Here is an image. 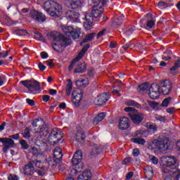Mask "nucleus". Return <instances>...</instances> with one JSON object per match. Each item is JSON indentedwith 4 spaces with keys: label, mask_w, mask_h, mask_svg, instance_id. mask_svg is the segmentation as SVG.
<instances>
[{
    "label": "nucleus",
    "mask_w": 180,
    "mask_h": 180,
    "mask_svg": "<svg viewBox=\"0 0 180 180\" xmlns=\"http://www.w3.org/2000/svg\"><path fill=\"white\" fill-rule=\"evenodd\" d=\"M89 47H91V44H87L82 48L81 51L79 53L78 56L70 62V64L69 65V71H72L77 63H78V61H79V60H81V58H82V57L85 56V53L88 51V49H89Z\"/></svg>",
    "instance_id": "9b49d317"
},
{
    "label": "nucleus",
    "mask_w": 180,
    "mask_h": 180,
    "mask_svg": "<svg viewBox=\"0 0 180 180\" xmlns=\"http://www.w3.org/2000/svg\"><path fill=\"white\" fill-rule=\"evenodd\" d=\"M103 148L102 146H99L96 144H94L91 151L90 152L91 155H93V156L98 155L99 153L102 152Z\"/></svg>",
    "instance_id": "bb28decb"
},
{
    "label": "nucleus",
    "mask_w": 180,
    "mask_h": 180,
    "mask_svg": "<svg viewBox=\"0 0 180 180\" xmlns=\"http://www.w3.org/2000/svg\"><path fill=\"white\" fill-rule=\"evenodd\" d=\"M103 13V8L102 6H94L91 13H86L84 15V27L86 30H91L94 25V20H99L102 13Z\"/></svg>",
    "instance_id": "7ed1b4c3"
},
{
    "label": "nucleus",
    "mask_w": 180,
    "mask_h": 180,
    "mask_svg": "<svg viewBox=\"0 0 180 180\" xmlns=\"http://www.w3.org/2000/svg\"><path fill=\"white\" fill-rule=\"evenodd\" d=\"M65 18L71 22H78L79 20V13L77 11L69 10L65 13Z\"/></svg>",
    "instance_id": "6ab92c4d"
},
{
    "label": "nucleus",
    "mask_w": 180,
    "mask_h": 180,
    "mask_svg": "<svg viewBox=\"0 0 180 180\" xmlns=\"http://www.w3.org/2000/svg\"><path fill=\"white\" fill-rule=\"evenodd\" d=\"M26 102L27 104L30 105V106H34V105H35L34 101L32 100L30 98H27Z\"/></svg>",
    "instance_id": "bf43d9fd"
},
{
    "label": "nucleus",
    "mask_w": 180,
    "mask_h": 180,
    "mask_svg": "<svg viewBox=\"0 0 180 180\" xmlns=\"http://www.w3.org/2000/svg\"><path fill=\"white\" fill-rule=\"evenodd\" d=\"M75 137L76 141H77V143L84 144V143H85V139H86V135L85 134V131H84L82 129H80L77 130Z\"/></svg>",
    "instance_id": "412c9836"
},
{
    "label": "nucleus",
    "mask_w": 180,
    "mask_h": 180,
    "mask_svg": "<svg viewBox=\"0 0 180 180\" xmlns=\"http://www.w3.org/2000/svg\"><path fill=\"white\" fill-rule=\"evenodd\" d=\"M148 94L150 99H158V98H160V95H161L158 84L153 83L149 88V92Z\"/></svg>",
    "instance_id": "f8f14e48"
},
{
    "label": "nucleus",
    "mask_w": 180,
    "mask_h": 180,
    "mask_svg": "<svg viewBox=\"0 0 180 180\" xmlns=\"http://www.w3.org/2000/svg\"><path fill=\"white\" fill-rule=\"evenodd\" d=\"M160 86V94L162 95H169L172 91V83L169 80H161L158 84Z\"/></svg>",
    "instance_id": "9d476101"
},
{
    "label": "nucleus",
    "mask_w": 180,
    "mask_h": 180,
    "mask_svg": "<svg viewBox=\"0 0 180 180\" xmlns=\"http://www.w3.org/2000/svg\"><path fill=\"white\" fill-rule=\"evenodd\" d=\"M67 81L68 83L66 87V94L68 96H70L71 95V91H72V81L70 79H68Z\"/></svg>",
    "instance_id": "c9c22d12"
},
{
    "label": "nucleus",
    "mask_w": 180,
    "mask_h": 180,
    "mask_svg": "<svg viewBox=\"0 0 180 180\" xmlns=\"http://www.w3.org/2000/svg\"><path fill=\"white\" fill-rule=\"evenodd\" d=\"M53 61H54V60L51 59L50 61L47 60V61L44 62V64H46V65H48L49 67H50V68H53V67H54V63H53Z\"/></svg>",
    "instance_id": "6e6d98bb"
},
{
    "label": "nucleus",
    "mask_w": 180,
    "mask_h": 180,
    "mask_svg": "<svg viewBox=\"0 0 180 180\" xmlns=\"http://www.w3.org/2000/svg\"><path fill=\"white\" fill-rule=\"evenodd\" d=\"M167 117L165 116H161V115H158L156 116V120H159L160 122H165Z\"/></svg>",
    "instance_id": "4d7b16f0"
},
{
    "label": "nucleus",
    "mask_w": 180,
    "mask_h": 180,
    "mask_svg": "<svg viewBox=\"0 0 180 180\" xmlns=\"http://www.w3.org/2000/svg\"><path fill=\"white\" fill-rule=\"evenodd\" d=\"M125 103L127 106H134L138 108H141V105L139 103L134 101V100H129Z\"/></svg>",
    "instance_id": "e433bc0d"
},
{
    "label": "nucleus",
    "mask_w": 180,
    "mask_h": 180,
    "mask_svg": "<svg viewBox=\"0 0 180 180\" xmlns=\"http://www.w3.org/2000/svg\"><path fill=\"white\" fill-rule=\"evenodd\" d=\"M38 67H39L40 71H44V70H46V68H47V67H46V65H43V63H41V62H40L38 64Z\"/></svg>",
    "instance_id": "0e129e2a"
},
{
    "label": "nucleus",
    "mask_w": 180,
    "mask_h": 180,
    "mask_svg": "<svg viewBox=\"0 0 180 180\" xmlns=\"http://www.w3.org/2000/svg\"><path fill=\"white\" fill-rule=\"evenodd\" d=\"M177 172L176 169L174 167H168L164 165L163 166V172L164 174H169V175H172V172Z\"/></svg>",
    "instance_id": "f704fd0d"
},
{
    "label": "nucleus",
    "mask_w": 180,
    "mask_h": 180,
    "mask_svg": "<svg viewBox=\"0 0 180 180\" xmlns=\"http://www.w3.org/2000/svg\"><path fill=\"white\" fill-rule=\"evenodd\" d=\"M34 39H36L37 40H39L40 41H44V37H43V35L41 34V33L39 32H36L34 33Z\"/></svg>",
    "instance_id": "c03bdc74"
},
{
    "label": "nucleus",
    "mask_w": 180,
    "mask_h": 180,
    "mask_svg": "<svg viewBox=\"0 0 180 180\" xmlns=\"http://www.w3.org/2000/svg\"><path fill=\"white\" fill-rule=\"evenodd\" d=\"M144 172L145 176L149 180L153 179L154 177V170L153 169V167L148 165L144 167Z\"/></svg>",
    "instance_id": "4be33fe9"
},
{
    "label": "nucleus",
    "mask_w": 180,
    "mask_h": 180,
    "mask_svg": "<svg viewBox=\"0 0 180 180\" xmlns=\"http://www.w3.org/2000/svg\"><path fill=\"white\" fill-rule=\"evenodd\" d=\"M132 141L136 144H141V146H144L146 144V140L141 138H134L132 139Z\"/></svg>",
    "instance_id": "a19ab883"
},
{
    "label": "nucleus",
    "mask_w": 180,
    "mask_h": 180,
    "mask_svg": "<svg viewBox=\"0 0 180 180\" xmlns=\"http://www.w3.org/2000/svg\"><path fill=\"white\" fill-rule=\"evenodd\" d=\"M34 161L32 160L28 162V164L25 165L22 168L23 174H25L27 176H32L33 174H34Z\"/></svg>",
    "instance_id": "f3484780"
},
{
    "label": "nucleus",
    "mask_w": 180,
    "mask_h": 180,
    "mask_svg": "<svg viewBox=\"0 0 180 180\" xmlns=\"http://www.w3.org/2000/svg\"><path fill=\"white\" fill-rule=\"evenodd\" d=\"M15 34H18V36H25L26 33H27V31L25 30H15Z\"/></svg>",
    "instance_id": "09e8293b"
},
{
    "label": "nucleus",
    "mask_w": 180,
    "mask_h": 180,
    "mask_svg": "<svg viewBox=\"0 0 180 180\" xmlns=\"http://www.w3.org/2000/svg\"><path fill=\"white\" fill-rule=\"evenodd\" d=\"M171 101H172V97H167V98H165L162 101L161 106H162V108H168V105H169V103H171Z\"/></svg>",
    "instance_id": "ea45409f"
},
{
    "label": "nucleus",
    "mask_w": 180,
    "mask_h": 180,
    "mask_svg": "<svg viewBox=\"0 0 180 180\" xmlns=\"http://www.w3.org/2000/svg\"><path fill=\"white\" fill-rule=\"evenodd\" d=\"M41 58H48L49 53H47L46 52H41Z\"/></svg>",
    "instance_id": "774afa93"
},
{
    "label": "nucleus",
    "mask_w": 180,
    "mask_h": 180,
    "mask_svg": "<svg viewBox=\"0 0 180 180\" xmlns=\"http://www.w3.org/2000/svg\"><path fill=\"white\" fill-rule=\"evenodd\" d=\"M63 31L65 36L58 32H51L49 35V38L53 41L52 47L57 53H63L64 51L65 47L68 46L67 41L70 39H73V40L78 41L85 36V33L81 28L74 29L72 26L64 27Z\"/></svg>",
    "instance_id": "f257e3e1"
},
{
    "label": "nucleus",
    "mask_w": 180,
    "mask_h": 180,
    "mask_svg": "<svg viewBox=\"0 0 180 180\" xmlns=\"http://www.w3.org/2000/svg\"><path fill=\"white\" fill-rule=\"evenodd\" d=\"M0 143H3V153L6 154L9 149L13 148L15 141L11 138H0Z\"/></svg>",
    "instance_id": "ddd939ff"
},
{
    "label": "nucleus",
    "mask_w": 180,
    "mask_h": 180,
    "mask_svg": "<svg viewBox=\"0 0 180 180\" xmlns=\"http://www.w3.org/2000/svg\"><path fill=\"white\" fill-rule=\"evenodd\" d=\"M43 8L49 15L53 18H60L63 13L61 6L56 1H47L44 4Z\"/></svg>",
    "instance_id": "20e7f679"
},
{
    "label": "nucleus",
    "mask_w": 180,
    "mask_h": 180,
    "mask_svg": "<svg viewBox=\"0 0 180 180\" xmlns=\"http://www.w3.org/2000/svg\"><path fill=\"white\" fill-rule=\"evenodd\" d=\"M35 133H39L41 137H47L49 133H50V128L46 124V122H43L42 125H39Z\"/></svg>",
    "instance_id": "a211bd4d"
},
{
    "label": "nucleus",
    "mask_w": 180,
    "mask_h": 180,
    "mask_svg": "<svg viewBox=\"0 0 180 180\" xmlns=\"http://www.w3.org/2000/svg\"><path fill=\"white\" fill-rule=\"evenodd\" d=\"M134 157H139L140 155V150L137 148L134 149L132 153Z\"/></svg>",
    "instance_id": "680f3d73"
},
{
    "label": "nucleus",
    "mask_w": 180,
    "mask_h": 180,
    "mask_svg": "<svg viewBox=\"0 0 180 180\" xmlns=\"http://www.w3.org/2000/svg\"><path fill=\"white\" fill-rule=\"evenodd\" d=\"M94 4H96V5H99V4H102L103 6H105L106 5V0H92Z\"/></svg>",
    "instance_id": "3c124183"
},
{
    "label": "nucleus",
    "mask_w": 180,
    "mask_h": 180,
    "mask_svg": "<svg viewBox=\"0 0 180 180\" xmlns=\"http://www.w3.org/2000/svg\"><path fill=\"white\" fill-rule=\"evenodd\" d=\"M82 151L77 150L74 154L72 159V164H73L79 171H81L84 168V162H82Z\"/></svg>",
    "instance_id": "6e6552de"
},
{
    "label": "nucleus",
    "mask_w": 180,
    "mask_h": 180,
    "mask_svg": "<svg viewBox=\"0 0 180 180\" xmlns=\"http://www.w3.org/2000/svg\"><path fill=\"white\" fill-rule=\"evenodd\" d=\"M122 18H123V15H122L120 17H115L112 22L113 27H119V26H120L123 23Z\"/></svg>",
    "instance_id": "2f4dec72"
},
{
    "label": "nucleus",
    "mask_w": 180,
    "mask_h": 180,
    "mask_svg": "<svg viewBox=\"0 0 180 180\" xmlns=\"http://www.w3.org/2000/svg\"><path fill=\"white\" fill-rule=\"evenodd\" d=\"M118 127L120 130H127V129H129V127H130V121L129 120V118L126 117H121L120 119Z\"/></svg>",
    "instance_id": "aec40b11"
},
{
    "label": "nucleus",
    "mask_w": 180,
    "mask_h": 180,
    "mask_svg": "<svg viewBox=\"0 0 180 180\" xmlns=\"http://www.w3.org/2000/svg\"><path fill=\"white\" fill-rule=\"evenodd\" d=\"M109 94L103 93L97 96V98L94 100V104L96 106H103L110 99Z\"/></svg>",
    "instance_id": "dca6fc26"
},
{
    "label": "nucleus",
    "mask_w": 180,
    "mask_h": 180,
    "mask_svg": "<svg viewBox=\"0 0 180 180\" xmlns=\"http://www.w3.org/2000/svg\"><path fill=\"white\" fill-rule=\"evenodd\" d=\"M92 177V173L89 170H85L82 174H80L77 180H91Z\"/></svg>",
    "instance_id": "393cba45"
},
{
    "label": "nucleus",
    "mask_w": 180,
    "mask_h": 180,
    "mask_svg": "<svg viewBox=\"0 0 180 180\" xmlns=\"http://www.w3.org/2000/svg\"><path fill=\"white\" fill-rule=\"evenodd\" d=\"M9 54V51H3L0 53V60L1 58H5L6 57H8V55Z\"/></svg>",
    "instance_id": "864d4df0"
},
{
    "label": "nucleus",
    "mask_w": 180,
    "mask_h": 180,
    "mask_svg": "<svg viewBox=\"0 0 180 180\" xmlns=\"http://www.w3.org/2000/svg\"><path fill=\"white\" fill-rule=\"evenodd\" d=\"M63 152L61 148H56L53 150V157L48 158V164L51 168H56L58 164L63 161Z\"/></svg>",
    "instance_id": "0eeeda50"
},
{
    "label": "nucleus",
    "mask_w": 180,
    "mask_h": 180,
    "mask_svg": "<svg viewBox=\"0 0 180 180\" xmlns=\"http://www.w3.org/2000/svg\"><path fill=\"white\" fill-rule=\"evenodd\" d=\"M96 35V33L92 32L90 34H88L85 36V38L83 39V41L80 42V46H82L84 43H88V41H92L94 40V38Z\"/></svg>",
    "instance_id": "c85d7f7f"
},
{
    "label": "nucleus",
    "mask_w": 180,
    "mask_h": 180,
    "mask_svg": "<svg viewBox=\"0 0 180 180\" xmlns=\"http://www.w3.org/2000/svg\"><path fill=\"white\" fill-rule=\"evenodd\" d=\"M164 180H180V174L178 172H173L171 175H167Z\"/></svg>",
    "instance_id": "c756f323"
},
{
    "label": "nucleus",
    "mask_w": 180,
    "mask_h": 180,
    "mask_svg": "<svg viewBox=\"0 0 180 180\" xmlns=\"http://www.w3.org/2000/svg\"><path fill=\"white\" fill-rule=\"evenodd\" d=\"M134 175V173H133V172H128L126 175V179L130 180L131 178H133Z\"/></svg>",
    "instance_id": "e2e57ef3"
},
{
    "label": "nucleus",
    "mask_w": 180,
    "mask_h": 180,
    "mask_svg": "<svg viewBox=\"0 0 180 180\" xmlns=\"http://www.w3.org/2000/svg\"><path fill=\"white\" fill-rule=\"evenodd\" d=\"M165 56H162V59L165 61H168L169 60H171L172 56V51L171 50H167L165 51L164 53Z\"/></svg>",
    "instance_id": "4c0bfd02"
},
{
    "label": "nucleus",
    "mask_w": 180,
    "mask_h": 180,
    "mask_svg": "<svg viewBox=\"0 0 180 180\" xmlns=\"http://www.w3.org/2000/svg\"><path fill=\"white\" fill-rule=\"evenodd\" d=\"M85 71H86V64L83 62L80 63L77 66V68L75 70L74 72L75 74H82V72H85Z\"/></svg>",
    "instance_id": "a878e982"
},
{
    "label": "nucleus",
    "mask_w": 180,
    "mask_h": 180,
    "mask_svg": "<svg viewBox=\"0 0 180 180\" xmlns=\"http://www.w3.org/2000/svg\"><path fill=\"white\" fill-rule=\"evenodd\" d=\"M180 68V58H178L177 60L174 62V65L170 68L169 74L172 75H178V72L176 71Z\"/></svg>",
    "instance_id": "b1692460"
},
{
    "label": "nucleus",
    "mask_w": 180,
    "mask_h": 180,
    "mask_svg": "<svg viewBox=\"0 0 180 180\" xmlns=\"http://www.w3.org/2000/svg\"><path fill=\"white\" fill-rule=\"evenodd\" d=\"M175 164H176V158L174 156H168L166 158L164 165L168 168H172V167L175 166Z\"/></svg>",
    "instance_id": "5701e85b"
},
{
    "label": "nucleus",
    "mask_w": 180,
    "mask_h": 180,
    "mask_svg": "<svg viewBox=\"0 0 180 180\" xmlns=\"http://www.w3.org/2000/svg\"><path fill=\"white\" fill-rule=\"evenodd\" d=\"M124 112H128V116L134 124H140L144 120V115L143 113H136V108L131 107H127L124 108Z\"/></svg>",
    "instance_id": "423d86ee"
},
{
    "label": "nucleus",
    "mask_w": 180,
    "mask_h": 180,
    "mask_svg": "<svg viewBox=\"0 0 180 180\" xmlns=\"http://www.w3.org/2000/svg\"><path fill=\"white\" fill-rule=\"evenodd\" d=\"M105 116H106V115H105V112L99 113L94 118V124H98V123H99V122H101L102 120H103L105 119Z\"/></svg>",
    "instance_id": "72a5a7b5"
},
{
    "label": "nucleus",
    "mask_w": 180,
    "mask_h": 180,
    "mask_svg": "<svg viewBox=\"0 0 180 180\" xmlns=\"http://www.w3.org/2000/svg\"><path fill=\"white\" fill-rule=\"evenodd\" d=\"M158 6L160 8V9H165V8H168L169 5L165 1H160L158 4Z\"/></svg>",
    "instance_id": "de8ad7c7"
},
{
    "label": "nucleus",
    "mask_w": 180,
    "mask_h": 180,
    "mask_svg": "<svg viewBox=\"0 0 180 180\" xmlns=\"http://www.w3.org/2000/svg\"><path fill=\"white\" fill-rule=\"evenodd\" d=\"M148 105L152 108V109H156L158 105H160L158 103H156L155 101H148Z\"/></svg>",
    "instance_id": "8fccbe9b"
},
{
    "label": "nucleus",
    "mask_w": 180,
    "mask_h": 180,
    "mask_svg": "<svg viewBox=\"0 0 180 180\" xmlns=\"http://www.w3.org/2000/svg\"><path fill=\"white\" fill-rule=\"evenodd\" d=\"M148 129L153 134L157 133V131L158 130V127L155 124H149Z\"/></svg>",
    "instance_id": "37998d69"
},
{
    "label": "nucleus",
    "mask_w": 180,
    "mask_h": 180,
    "mask_svg": "<svg viewBox=\"0 0 180 180\" xmlns=\"http://www.w3.org/2000/svg\"><path fill=\"white\" fill-rule=\"evenodd\" d=\"M134 30H136V27L131 26L127 30L124 31V33H125V34H127V36H130V34H131V33H133V32H134Z\"/></svg>",
    "instance_id": "49530a36"
},
{
    "label": "nucleus",
    "mask_w": 180,
    "mask_h": 180,
    "mask_svg": "<svg viewBox=\"0 0 180 180\" xmlns=\"http://www.w3.org/2000/svg\"><path fill=\"white\" fill-rule=\"evenodd\" d=\"M105 32H106V30L104 29L101 31H100L98 34H97V39H99L100 37H102V36H103L105 34Z\"/></svg>",
    "instance_id": "69168bd1"
},
{
    "label": "nucleus",
    "mask_w": 180,
    "mask_h": 180,
    "mask_svg": "<svg viewBox=\"0 0 180 180\" xmlns=\"http://www.w3.org/2000/svg\"><path fill=\"white\" fill-rule=\"evenodd\" d=\"M30 18L39 23H43L47 19L43 13L36 10H32L30 11Z\"/></svg>",
    "instance_id": "2eb2a0df"
},
{
    "label": "nucleus",
    "mask_w": 180,
    "mask_h": 180,
    "mask_svg": "<svg viewBox=\"0 0 180 180\" xmlns=\"http://www.w3.org/2000/svg\"><path fill=\"white\" fill-rule=\"evenodd\" d=\"M69 2L72 9H78V8H81V0H68Z\"/></svg>",
    "instance_id": "cd10ccee"
},
{
    "label": "nucleus",
    "mask_w": 180,
    "mask_h": 180,
    "mask_svg": "<svg viewBox=\"0 0 180 180\" xmlns=\"http://www.w3.org/2000/svg\"><path fill=\"white\" fill-rule=\"evenodd\" d=\"M22 135L24 139H29V138L30 137V131L29 130V128L27 127L22 133Z\"/></svg>",
    "instance_id": "a18cd8bd"
},
{
    "label": "nucleus",
    "mask_w": 180,
    "mask_h": 180,
    "mask_svg": "<svg viewBox=\"0 0 180 180\" xmlns=\"http://www.w3.org/2000/svg\"><path fill=\"white\" fill-rule=\"evenodd\" d=\"M20 144L22 150H29V147H30L27 141H25V139L20 140Z\"/></svg>",
    "instance_id": "79ce46f5"
},
{
    "label": "nucleus",
    "mask_w": 180,
    "mask_h": 180,
    "mask_svg": "<svg viewBox=\"0 0 180 180\" xmlns=\"http://www.w3.org/2000/svg\"><path fill=\"white\" fill-rule=\"evenodd\" d=\"M29 152L31 153L34 155V157L39 156V154H40V152H39V149L36 148V146H32L29 148Z\"/></svg>",
    "instance_id": "58836bf2"
},
{
    "label": "nucleus",
    "mask_w": 180,
    "mask_h": 180,
    "mask_svg": "<svg viewBox=\"0 0 180 180\" xmlns=\"http://www.w3.org/2000/svg\"><path fill=\"white\" fill-rule=\"evenodd\" d=\"M169 139L166 136L160 135L157 139L153 140L148 144V150L154 151V153H164L169 148Z\"/></svg>",
    "instance_id": "f03ea898"
},
{
    "label": "nucleus",
    "mask_w": 180,
    "mask_h": 180,
    "mask_svg": "<svg viewBox=\"0 0 180 180\" xmlns=\"http://www.w3.org/2000/svg\"><path fill=\"white\" fill-rule=\"evenodd\" d=\"M32 124L33 127H37L39 126V124H40V120L35 119V120H34Z\"/></svg>",
    "instance_id": "052dcab7"
},
{
    "label": "nucleus",
    "mask_w": 180,
    "mask_h": 180,
    "mask_svg": "<svg viewBox=\"0 0 180 180\" xmlns=\"http://www.w3.org/2000/svg\"><path fill=\"white\" fill-rule=\"evenodd\" d=\"M8 180H19L16 174H10L8 177Z\"/></svg>",
    "instance_id": "13d9d810"
},
{
    "label": "nucleus",
    "mask_w": 180,
    "mask_h": 180,
    "mask_svg": "<svg viewBox=\"0 0 180 180\" xmlns=\"http://www.w3.org/2000/svg\"><path fill=\"white\" fill-rule=\"evenodd\" d=\"M84 93L82 90L77 89L72 93V102L75 106H79L81 101H82Z\"/></svg>",
    "instance_id": "4468645a"
},
{
    "label": "nucleus",
    "mask_w": 180,
    "mask_h": 180,
    "mask_svg": "<svg viewBox=\"0 0 180 180\" xmlns=\"http://www.w3.org/2000/svg\"><path fill=\"white\" fill-rule=\"evenodd\" d=\"M47 139L51 146H55V144H57L61 140V135H58V129L57 128H53L49 133Z\"/></svg>",
    "instance_id": "1a4fd4ad"
},
{
    "label": "nucleus",
    "mask_w": 180,
    "mask_h": 180,
    "mask_svg": "<svg viewBox=\"0 0 180 180\" xmlns=\"http://www.w3.org/2000/svg\"><path fill=\"white\" fill-rule=\"evenodd\" d=\"M89 84V82L88 79H83L81 80L76 81V85L79 88H86V86H88Z\"/></svg>",
    "instance_id": "7c9ffc66"
},
{
    "label": "nucleus",
    "mask_w": 180,
    "mask_h": 180,
    "mask_svg": "<svg viewBox=\"0 0 180 180\" xmlns=\"http://www.w3.org/2000/svg\"><path fill=\"white\" fill-rule=\"evenodd\" d=\"M20 84L27 88L30 94H33V95H36V94H40V91H41V88L40 87V83L36 80L33 82L30 80H23L20 82Z\"/></svg>",
    "instance_id": "39448f33"
},
{
    "label": "nucleus",
    "mask_w": 180,
    "mask_h": 180,
    "mask_svg": "<svg viewBox=\"0 0 180 180\" xmlns=\"http://www.w3.org/2000/svg\"><path fill=\"white\" fill-rule=\"evenodd\" d=\"M148 85H150L148 82L143 83L138 86L137 90L140 94H143L146 89H148Z\"/></svg>",
    "instance_id": "473e14b6"
},
{
    "label": "nucleus",
    "mask_w": 180,
    "mask_h": 180,
    "mask_svg": "<svg viewBox=\"0 0 180 180\" xmlns=\"http://www.w3.org/2000/svg\"><path fill=\"white\" fill-rule=\"evenodd\" d=\"M42 100L44 102H49L50 101V96L49 95H43Z\"/></svg>",
    "instance_id": "338daca9"
},
{
    "label": "nucleus",
    "mask_w": 180,
    "mask_h": 180,
    "mask_svg": "<svg viewBox=\"0 0 180 180\" xmlns=\"http://www.w3.org/2000/svg\"><path fill=\"white\" fill-rule=\"evenodd\" d=\"M150 158L153 164H155V165H157V164H158V158H157L155 156L151 155L150 156Z\"/></svg>",
    "instance_id": "5fc2aeb1"
},
{
    "label": "nucleus",
    "mask_w": 180,
    "mask_h": 180,
    "mask_svg": "<svg viewBox=\"0 0 180 180\" xmlns=\"http://www.w3.org/2000/svg\"><path fill=\"white\" fill-rule=\"evenodd\" d=\"M146 26L148 27H150V29H153V27H154V26H155V22L153 20H148Z\"/></svg>",
    "instance_id": "603ef678"
}]
</instances>
